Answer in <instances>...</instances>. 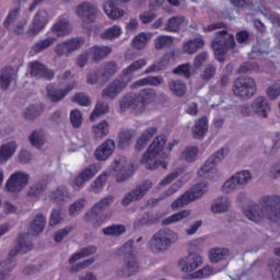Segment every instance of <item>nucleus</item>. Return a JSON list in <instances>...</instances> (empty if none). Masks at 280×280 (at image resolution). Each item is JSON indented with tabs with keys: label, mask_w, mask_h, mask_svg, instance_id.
I'll use <instances>...</instances> for the list:
<instances>
[{
	"label": "nucleus",
	"mask_w": 280,
	"mask_h": 280,
	"mask_svg": "<svg viewBox=\"0 0 280 280\" xmlns=\"http://www.w3.org/2000/svg\"><path fill=\"white\" fill-rule=\"evenodd\" d=\"M232 93L238 100H250L257 93V82L250 77H241L234 80Z\"/></svg>",
	"instance_id": "nucleus-10"
},
{
	"label": "nucleus",
	"mask_w": 280,
	"mask_h": 280,
	"mask_svg": "<svg viewBox=\"0 0 280 280\" xmlns=\"http://www.w3.org/2000/svg\"><path fill=\"white\" fill-rule=\"evenodd\" d=\"M147 65L148 61L145 59H138L127 68L122 69L120 78H127L128 80L125 82L119 79H115L103 90L102 97L115 100V97H117V95L128 86V82L132 80V73L141 71V68Z\"/></svg>",
	"instance_id": "nucleus-4"
},
{
	"label": "nucleus",
	"mask_w": 280,
	"mask_h": 280,
	"mask_svg": "<svg viewBox=\"0 0 280 280\" xmlns=\"http://www.w3.org/2000/svg\"><path fill=\"white\" fill-rule=\"evenodd\" d=\"M172 43V37L170 36H160L155 39V49H164V47H170Z\"/></svg>",
	"instance_id": "nucleus-63"
},
{
	"label": "nucleus",
	"mask_w": 280,
	"mask_h": 280,
	"mask_svg": "<svg viewBox=\"0 0 280 280\" xmlns=\"http://www.w3.org/2000/svg\"><path fill=\"white\" fill-rule=\"evenodd\" d=\"M49 22V14L45 10H39L34 19L31 27L28 28V36H36L42 30H45V25Z\"/></svg>",
	"instance_id": "nucleus-22"
},
{
	"label": "nucleus",
	"mask_w": 280,
	"mask_h": 280,
	"mask_svg": "<svg viewBox=\"0 0 280 280\" xmlns=\"http://www.w3.org/2000/svg\"><path fill=\"white\" fill-rule=\"evenodd\" d=\"M214 75H215V66L208 65L206 66L201 74V80H211Z\"/></svg>",
	"instance_id": "nucleus-64"
},
{
	"label": "nucleus",
	"mask_w": 280,
	"mask_h": 280,
	"mask_svg": "<svg viewBox=\"0 0 280 280\" xmlns=\"http://www.w3.org/2000/svg\"><path fill=\"white\" fill-rule=\"evenodd\" d=\"M178 241V234L170 229H161L153 234L149 246L153 253H165Z\"/></svg>",
	"instance_id": "nucleus-6"
},
{
	"label": "nucleus",
	"mask_w": 280,
	"mask_h": 280,
	"mask_svg": "<svg viewBox=\"0 0 280 280\" xmlns=\"http://www.w3.org/2000/svg\"><path fill=\"white\" fill-rule=\"evenodd\" d=\"M114 163V172L117 173L116 183H124L135 174V165L126 162V158H119Z\"/></svg>",
	"instance_id": "nucleus-18"
},
{
	"label": "nucleus",
	"mask_w": 280,
	"mask_h": 280,
	"mask_svg": "<svg viewBox=\"0 0 280 280\" xmlns=\"http://www.w3.org/2000/svg\"><path fill=\"white\" fill-rule=\"evenodd\" d=\"M268 110H270V105L264 96L257 97L252 105L245 104L241 107V113L243 117L258 115V117L266 118L268 117Z\"/></svg>",
	"instance_id": "nucleus-12"
},
{
	"label": "nucleus",
	"mask_w": 280,
	"mask_h": 280,
	"mask_svg": "<svg viewBox=\"0 0 280 280\" xmlns=\"http://www.w3.org/2000/svg\"><path fill=\"white\" fill-rule=\"evenodd\" d=\"M115 151V141L106 140L104 141L95 151V158L97 161H106L108 156Z\"/></svg>",
	"instance_id": "nucleus-26"
},
{
	"label": "nucleus",
	"mask_w": 280,
	"mask_h": 280,
	"mask_svg": "<svg viewBox=\"0 0 280 280\" xmlns=\"http://www.w3.org/2000/svg\"><path fill=\"white\" fill-rule=\"evenodd\" d=\"M234 178L236 183H238V185H246V183H248V180L253 178V174L250 173V171H242L236 173V175H234Z\"/></svg>",
	"instance_id": "nucleus-60"
},
{
	"label": "nucleus",
	"mask_w": 280,
	"mask_h": 280,
	"mask_svg": "<svg viewBox=\"0 0 280 280\" xmlns=\"http://www.w3.org/2000/svg\"><path fill=\"white\" fill-rule=\"evenodd\" d=\"M45 224H47V219L43 214H37L34 220L31 222V226L28 229V233L20 234L18 236V243L14 249L9 252V257L7 261H2L0 264L2 270L0 271V280H5V277L14 270V257L19 254L30 253L32 248H34V244L32 242H27V237L30 235H40L43 231H45Z\"/></svg>",
	"instance_id": "nucleus-1"
},
{
	"label": "nucleus",
	"mask_w": 280,
	"mask_h": 280,
	"mask_svg": "<svg viewBox=\"0 0 280 280\" xmlns=\"http://www.w3.org/2000/svg\"><path fill=\"white\" fill-rule=\"evenodd\" d=\"M208 130H209V118H207L206 116H202L196 121L195 127L192 128L194 139H202V137L207 135Z\"/></svg>",
	"instance_id": "nucleus-29"
},
{
	"label": "nucleus",
	"mask_w": 280,
	"mask_h": 280,
	"mask_svg": "<svg viewBox=\"0 0 280 280\" xmlns=\"http://www.w3.org/2000/svg\"><path fill=\"white\" fill-rule=\"evenodd\" d=\"M119 36H121V27L119 25H113L101 34L103 40H113V38H119Z\"/></svg>",
	"instance_id": "nucleus-42"
},
{
	"label": "nucleus",
	"mask_w": 280,
	"mask_h": 280,
	"mask_svg": "<svg viewBox=\"0 0 280 280\" xmlns=\"http://www.w3.org/2000/svg\"><path fill=\"white\" fill-rule=\"evenodd\" d=\"M168 89L175 97H183L187 93V85L180 80H171L168 82Z\"/></svg>",
	"instance_id": "nucleus-35"
},
{
	"label": "nucleus",
	"mask_w": 280,
	"mask_h": 280,
	"mask_svg": "<svg viewBox=\"0 0 280 280\" xmlns=\"http://www.w3.org/2000/svg\"><path fill=\"white\" fill-rule=\"evenodd\" d=\"M119 255L125 257V270L120 277H132L139 272V262L137 261V255L135 254V241H127L119 249Z\"/></svg>",
	"instance_id": "nucleus-9"
},
{
	"label": "nucleus",
	"mask_w": 280,
	"mask_h": 280,
	"mask_svg": "<svg viewBox=\"0 0 280 280\" xmlns=\"http://www.w3.org/2000/svg\"><path fill=\"white\" fill-rule=\"evenodd\" d=\"M90 54L94 62H102L107 56L113 54V48L110 46H100L95 45L90 48Z\"/></svg>",
	"instance_id": "nucleus-27"
},
{
	"label": "nucleus",
	"mask_w": 280,
	"mask_h": 280,
	"mask_svg": "<svg viewBox=\"0 0 280 280\" xmlns=\"http://www.w3.org/2000/svg\"><path fill=\"white\" fill-rule=\"evenodd\" d=\"M145 224H154V215L150 214V212L144 213L140 219L133 222L135 229L145 226Z\"/></svg>",
	"instance_id": "nucleus-57"
},
{
	"label": "nucleus",
	"mask_w": 280,
	"mask_h": 280,
	"mask_svg": "<svg viewBox=\"0 0 280 280\" xmlns=\"http://www.w3.org/2000/svg\"><path fill=\"white\" fill-rule=\"evenodd\" d=\"M191 215V210H180L177 213L170 215L166 219L162 220V226H167L170 224H174L175 222H180V220H185V218H189Z\"/></svg>",
	"instance_id": "nucleus-34"
},
{
	"label": "nucleus",
	"mask_w": 280,
	"mask_h": 280,
	"mask_svg": "<svg viewBox=\"0 0 280 280\" xmlns=\"http://www.w3.org/2000/svg\"><path fill=\"white\" fill-rule=\"evenodd\" d=\"M54 43H56V37H47L35 43L32 47V51H34V54H40L42 51H45V49H49Z\"/></svg>",
	"instance_id": "nucleus-37"
},
{
	"label": "nucleus",
	"mask_w": 280,
	"mask_h": 280,
	"mask_svg": "<svg viewBox=\"0 0 280 280\" xmlns=\"http://www.w3.org/2000/svg\"><path fill=\"white\" fill-rule=\"evenodd\" d=\"M97 5L91 2H82L77 7L75 14L83 21V23H95L97 19Z\"/></svg>",
	"instance_id": "nucleus-19"
},
{
	"label": "nucleus",
	"mask_w": 280,
	"mask_h": 280,
	"mask_svg": "<svg viewBox=\"0 0 280 280\" xmlns=\"http://www.w3.org/2000/svg\"><path fill=\"white\" fill-rule=\"evenodd\" d=\"M108 110L109 106L107 105V103L98 102L90 116L91 121H95V118L100 117V115H106Z\"/></svg>",
	"instance_id": "nucleus-49"
},
{
	"label": "nucleus",
	"mask_w": 280,
	"mask_h": 280,
	"mask_svg": "<svg viewBox=\"0 0 280 280\" xmlns=\"http://www.w3.org/2000/svg\"><path fill=\"white\" fill-rule=\"evenodd\" d=\"M20 15H21V8L18 7L11 10L3 22V26L7 30H12V27L14 26V23H16V20L19 19Z\"/></svg>",
	"instance_id": "nucleus-43"
},
{
	"label": "nucleus",
	"mask_w": 280,
	"mask_h": 280,
	"mask_svg": "<svg viewBox=\"0 0 280 280\" xmlns=\"http://www.w3.org/2000/svg\"><path fill=\"white\" fill-rule=\"evenodd\" d=\"M43 110V105H31L24 112V119H28L30 121H32V119H36V117H38V115H40Z\"/></svg>",
	"instance_id": "nucleus-47"
},
{
	"label": "nucleus",
	"mask_w": 280,
	"mask_h": 280,
	"mask_svg": "<svg viewBox=\"0 0 280 280\" xmlns=\"http://www.w3.org/2000/svg\"><path fill=\"white\" fill-rule=\"evenodd\" d=\"M235 36L233 34L229 35V31L223 30L217 32V37L212 40L211 47L217 60L224 62V56L230 49H235Z\"/></svg>",
	"instance_id": "nucleus-7"
},
{
	"label": "nucleus",
	"mask_w": 280,
	"mask_h": 280,
	"mask_svg": "<svg viewBox=\"0 0 280 280\" xmlns=\"http://www.w3.org/2000/svg\"><path fill=\"white\" fill-rule=\"evenodd\" d=\"M152 100H154V92L150 89L142 90L138 94L128 93L120 100L119 107L122 113H126L128 108H133V110H138V113H143Z\"/></svg>",
	"instance_id": "nucleus-5"
},
{
	"label": "nucleus",
	"mask_w": 280,
	"mask_h": 280,
	"mask_svg": "<svg viewBox=\"0 0 280 280\" xmlns=\"http://www.w3.org/2000/svg\"><path fill=\"white\" fill-rule=\"evenodd\" d=\"M82 45H84V38L73 37L71 39L58 44L55 47V54L58 58H62V56H69L70 54H73V51L80 49Z\"/></svg>",
	"instance_id": "nucleus-17"
},
{
	"label": "nucleus",
	"mask_w": 280,
	"mask_h": 280,
	"mask_svg": "<svg viewBox=\"0 0 280 280\" xmlns=\"http://www.w3.org/2000/svg\"><path fill=\"white\" fill-rule=\"evenodd\" d=\"M269 270L273 280H280V259L270 260Z\"/></svg>",
	"instance_id": "nucleus-59"
},
{
	"label": "nucleus",
	"mask_w": 280,
	"mask_h": 280,
	"mask_svg": "<svg viewBox=\"0 0 280 280\" xmlns=\"http://www.w3.org/2000/svg\"><path fill=\"white\" fill-rule=\"evenodd\" d=\"M95 137H106L108 133V122L106 120L101 121L98 125L92 127Z\"/></svg>",
	"instance_id": "nucleus-55"
},
{
	"label": "nucleus",
	"mask_w": 280,
	"mask_h": 280,
	"mask_svg": "<svg viewBox=\"0 0 280 280\" xmlns=\"http://www.w3.org/2000/svg\"><path fill=\"white\" fill-rule=\"evenodd\" d=\"M97 172H100V168H97L96 164L86 166L79 175L74 177L73 185L75 187H82V185H84L88 180L95 178Z\"/></svg>",
	"instance_id": "nucleus-24"
},
{
	"label": "nucleus",
	"mask_w": 280,
	"mask_h": 280,
	"mask_svg": "<svg viewBox=\"0 0 280 280\" xmlns=\"http://www.w3.org/2000/svg\"><path fill=\"white\" fill-rule=\"evenodd\" d=\"M103 10L105 14L108 16V19H112L113 21H117V19H121V16H124L125 14L124 10H120L119 8H117L115 5V2H113V0L107 1L103 5Z\"/></svg>",
	"instance_id": "nucleus-32"
},
{
	"label": "nucleus",
	"mask_w": 280,
	"mask_h": 280,
	"mask_svg": "<svg viewBox=\"0 0 280 280\" xmlns=\"http://www.w3.org/2000/svg\"><path fill=\"white\" fill-rule=\"evenodd\" d=\"M108 180V173L104 172L101 174L92 184V189H94L95 194H100L102 189H104V185Z\"/></svg>",
	"instance_id": "nucleus-52"
},
{
	"label": "nucleus",
	"mask_w": 280,
	"mask_h": 280,
	"mask_svg": "<svg viewBox=\"0 0 280 280\" xmlns=\"http://www.w3.org/2000/svg\"><path fill=\"white\" fill-rule=\"evenodd\" d=\"M115 202V197L107 196L103 199H101L89 212L85 214V221L91 222V220H95L93 222L94 229H97L104 222L102 220V213L106 207H110Z\"/></svg>",
	"instance_id": "nucleus-13"
},
{
	"label": "nucleus",
	"mask_w": 280,
	"mask_h": 280,
	"mask_svg": "<svg viewBox=\"0 0 280 280\" xmlns=\"http://www.w3.org/2000/svg\"><path fill=\"white\" fill-rule=\"evenodd\" d=\"M12 82H16V72H14V68H12V67L3 68L0 73L1 91H8V89H10V84H12Z\"/></svg>",
	"instance_id": "nucleus-25"
},
{
	"label": "nucleus",
	"mask_w": 280,
	"mask_h": 280,
	"mask_svg": "<svg viewBox=\"0 0 280 280\" xmlns=\"http://www.w3.org/2000/svg\"><path fill=\"white\" fill-rule=\"evenodd\" d=\"M16 142L11 141L2 144L0 147V165H3V163H8L12 156H14V153L16 152Z\"/></svg>",
	"instance_id": "nucleus-28"
},
{
	"label": "nucleus",
	"mask_w": 280,
	"mask_h": 280,
	"mask_svg": "<svg viewBox=\"0 0 280 280\" xmlns=\"http://www.w3.org/2000/svg\"><path fill=\"white\" fill-rule=\"evenodd\" d=\"M243 213L252 222H261L264 218L271 222H280V197L264 196L259 203L248 201L247 206H243Z\"/></svg>",
	"instance_id": "nucleus-2"
},
{
	"label": "nucleus",
	"mask_w": 280,
	"mask_h": 280,
	"mask_svg": "<svg viewBox=\"0 0 280 280\" xmlns=\"http://www.w3.org/2000/svg\"><path fill=\"white\" fill-rule=\"evenodd\" d=\"M72 102H74V104H79V106H90L91 105V98H89V96H86V94H84L82 92L77 93L72 97Z\"/></svg>",
	"instance_id": "nucleus-62"
},
{
	"label": "nucleus",
	"mask_w": 280,
	"mask_h": 280,
	"mask_svg": "<svg viewBox=\"0 0 280 280\" xmlns=\"http://www.w3.org/2000/svg\"><path fill=\"white\" fill-rule=\"evenodd\" d=\"M167 67H170V62H167L165 59H162L147 68L144 73H156V71H164V69H167Z\"/></svg>",
	"instance_id": "nucleus-53"
},
{
	"label": "nucleus",
	"mask_w": 280,
	"mask_h": 280,
	"mask_svg": "<svg viewBox=\"0 0 280 280\" xmlns=\"http://www.w3.org/2000/svg\"><path fill=\"white\" fill-rule=\"evenodd\" d=\"M229 207H231V201H229L228 197H219L217 198L212 206V213H226L229 211Z\"/></svg>",
	"instance_id": "nucleus-33"
},
{
	"label": "nucleus",
	"mask_w": 280,
	"mask_h": 280,
	"mask_svg": "<svg viewBox=\"0 0 280 280\" xmlns=\"http://www.w3.org/2000/svg\"><path fill=\"white\" fill-rule=\"evenodd\" d=\"M70 121L73 128H80V126H82V112L72 109L70 112Z\"/></svg>",
	"instance_id": "nucleus-61"
},
{
	"label": "nucleus",
	"mask_w": 280,
	"mask_h": 280,
	"mask_svg": "<svg viewBox=\"0 0 280 280\" xmlns=\"http://www.w3.org/2000/svg\"><path fill=\"white\" fill-rule=\"evenodd\" d=\"M184 21H185V18L178 16V15L168 19L165 26L166 32H178Z\"/></svg>",
	"instance_id": "nucleus-45"
},
{
	"label": "nucleus",
	"mask_w": 280,
	"mask_h": 280,
	"mask_svg": "<svg viewBox=\"0 0 280 280\" xmlns=\"http://www.w3.org/2000/svg\"><path fill=\"white\" fill-rule=\"evenodd\" d=\"M75 84H69L67 88L57 89L55 84L47 85V95L51 102H60L73 91Z\"/></svg>",
	"instance_id": "nucleus-23"
},
{
	"label": "nucleus",
	"mask_w": 280,
	"mask_h": 280,
	"mask_svg": "<svg viewBox=\"0 0 280 280\" xmlns=\"http://www.w3.org/2000/svg\"><path fill=\"white\" fill-rule=\"evenodd\" d=\"M68 32H69V22L67 20H59L52 26V33H55L56 36H67Z\"/></svg>",
	"instance_id": "nucleus-48"
},
{
	"label": "nucleus",
	"mask_w": 280,
	"mask_h": 280,
	"mask_svg": "<svg viewBox=\"0 0 280 280\" xmlns=\"http://www.w3.org/2000/svg\"><path fill=\"white\" fill-rule=\"evenodd\" d=\"M152 189V182L144 180L142 184L136 187L131 192L127 194L125 198L121 200L122 207H128L130 202H135L137 200H141Z\"/></svg>",
	"instance_id": "nucleus-20"
},
{
	"label": "nucleus",
	"mask_w": 280,
	"mask_h": 280,
	"mask_svg": "<svg viewBox=\"0 0 280 280\" xmlns=\"http://www.w3.org/2000/svg\"><path fill=\"white\" fill-rule=\"evenodd\" d=\"M31 145L40 150L45 145V133L43 131L34 130L28 137Z\"/></svg>",
	"instance_id": "nucleus-38"
},
{
	"label": "nucleus",
	"mask_w": 280,
	"mask_h": 280,
	"mask_svg": "<svg viewBox=\"0 0 280 280\" xmlns=\"http://www.w3.org/2000/svg\"><path fill=\"white\" fill-rule=\"evenodd\" d=\"M163 83V77H147L140 79L135 84L136 86H161Z\"/></svg>",
	"instance_id": "nucleus-40"
},
{
	"label": "nucleus",
	"mask_w": 280,
	"mask_h": 280,
	"mask_svg": "<svg viewBox=\"0 0 280 280\" xmlns=\"http://www.w3.org/2000/svg\"><path fill=\"white\" fill-rule=\"evenodd\" d=\"M30 183V175L22 171L12 174L5 183V189L9 194H21Z\"/></svg>",
	"instance_id": "nucleus-14"
},
{
	"label": "nucleus",
	"mask_w": 280,
	"mask_h": 280,
	"mask_svg": "<svg viewBox=\"0 0 280 280\" xmlns=\"http://www.w3.org/2000/svg\"><path fill=\"white\" fill-rule=\"evenodd\" d=\"M117 71H119V65L115 60L105 61L101 65V68L90 72L86 78L88 84H97L100 80L102 82H108L110 78H113Z\"/></svg>",
	"instance_id": "nucleus-11"
},
{
	"label": "nucleus",
	"mask_w": 280,
	"mask_h": 280,
	"mask_svg": "<svg viewBox=\"0 0 280 280\" xmlns=\"http://www.w3.org/2000/svg\"><path fill=\"white\" fill-rule=\"evenodd\" d=\"M130 139H132V131L129 129L120 130L118 133V145L126 148L130 143Z\"/></svg>",
	"instance_id": "nucleus-54"
},
{
	"label": "nucleus",
	"mask_w": 280,
	"mask_h": 280,
	"mask_svg": "<svg viewBox=\"0 0 280 280\" xmlns=\"http://www.w3.org/2000/svg\"><path fill=\"white\" fill-rule=\"evenodd\" d=\"M182 272H194L202 266V256L196 253H190L185 259L178 261Z\"/></svg>",
	"instance_id": "nucleus-21"
},
{
	"label": "nucleus",
	"mask_w": 280,
	"mask_h": 280,
	"mask_svg": "<svg viewBox=\"0 0 280 280\" xmlns=\"http://www.w3.org/2000/svg\"><path fill=\"white\" fill-rule=\"evenodd\" d=\"M28 69L31 78H36L37 80L51 81L56 78V72L38 60L32 61L28 65Z\"/></svg>",
	"instance_id": "nucleus-16"
},
{
	"label": "nucleus",
	"mask_w": 280,
	"mask_h": 280,
	"mask_svg": "<svg viewBox=\"0 0 280 280\" xmlns=\"http://www.w3.org/2000/svg\"><path fill=\"white\" fill-rule=\"evenodd\" d=\"M103 233L105 235H109L110 237H119V235H124V233H126V226L121 224H113L104 228Z\"/></svg>",
	"instance_id": "nucleus-44"
},
{
	"label": "nucleus",
	"mask_w": 280,
	"mask_h": 280,
	"mask_svg": "<svg viewBox=\"0 0 280 280\" xmlns=\"http://www.w3.org/2000/svg\"><path fill=\"white\" fill-rule=\"evenodd\" d=\"M225 154H229V149H221L220 151L214 152V154L209 158L203 165L198 171V176H203L205 178H209L207 174H217L218 168L215 167L222 159H224Z\"/></svg>",
	"instance_id": "nucleus-15"
},
{
	"label": "nucleus",
	"mask_w": 280,
	"mask_h": 280,
	"mask_svg": "<svg viewBox=\"0 0 280 280\" xmlns=\"http://www.w3.org/2000/svg\"><path fill=\"white\" fill-rule=\"evenodd\" d=\"M205 47V39L200 37H196L194 39H189L183 45L184 54H188V56H194L198 49H202Z\"/></svg>",
	"instance_id": "nucleus-31"
},
{
	"label": "nucleus",
	"mask_w": 280,
	"mask_h": 280,
	"mask_svg": "<svg viewBox=\"0 0 280 280\" xmlns=\"http://www.w3.org/2000/svg\"><path fill=\"white\" fill-rule=\"evenodd\" d=\"M166 143L167 137L165 135L154 138L141 159V163L145 165L147 170H159V167L167 170V162H165L167 153L164 151Z\"/></svg>",
	"instance_id": "nucleus-3"
},
{
	"label": "nucleus",
	"mask_w": 280,
	"mask_h": 280,
	"mask_svg": "<svg viewBox=\"0 0 280 280\" xmlns=\"http://www.w3.org/2000/svg\"><path fill=\"white\" fill-rule=\"evenodd\" d=\"M175 75H182L183 78H191V65L184 63L173 70Z\"/></svg>",
	"instance_id": "nucleus-56"
},
{
	"label": "nucleus",
	"mask_w": 280,
	"mask_h": 280,
	"mask_svg": "<svg viewBox=\"0 0 280 280\" xmlns=\"http://www.w3.org/2000/svg\"><path fill=\"white\" fill-rule=\"evenodd\" d=\"M47 189V184L37 183L34 186H31L27 192L30 198H40V194Z\"/></svg>",
	"instance_id": "nucleus-51"
},
{
	"label": "nucleus",
	"mask_w": 280,
	"mask_h": 280,
	"mask_svg": "<svg viewBox=\"0 0 280 280\" xmlns=\"http://www.w3.org/2000/svg\"><path fill=\"white\" fill-rule=\"evenodd\" d=\"M211 275H214L213 268L205 266L202 269L194 272L190 279H207V277H211Z\"/></svg>",
	"instance_id": "nucleus-58"
},
{
	"label": "nucleus",
	"mask_w": 280,
	"mask_h": 280,
	"mask_svg": "<svg viewBox=\"0 0 280 280\" xmlns=\"http://www.w3.org/2000/svg\"><path fill=\"white\" fill-rule=\"evenodd\" d=\"M182 159L187 163H194L198 159V147H188L182 153Z\"/></svg>",
	"instance_id": "nucleus-50"
},
{
	"label": "nucleus",
	"mask_w": 280,
	"mask_h": 280,
	"mask_svg": "<svg viewBox=\"0 0 280 280\" xmlns=\"http://www.w3.org/2000/svg\"><path fill=\"white\" fill-rule=\"evenodd\" d=\"M67 188L65 186L58 187L56 190L51 191L48 196L51 202L58 205V202H65V198H67Z\"/></svg>",
	"instance_id": "nucleus-41"
},
{
	"label": "nucleus",
	"mask_w": 280,
	"mask_h": 280,
	"mask_svg": "<svg viewBox=\"0 0 280 280\" xmlns=\"http://www.w3.org/2000/svg\"><path fill=\"white\" fill-rule=\"evenodd\" d=\"M150 40V35L140 33L132 39L133 49H144Z\"/></svg>",
	"instance_id": "nucleus-46"
},
{
	"label": "nucleus",
	"mask_w": 280,
	"mask_h": 280,
	"mask_svg": "<svg viewBox=\"0 0 280 280\" xmlns=\"http://www.w3.org/2000/svg\"><path fill=\"white\" fill-rule=\"evenodd\" d=\"M95 253H97L96 246L91 245V246L84 247L83 249H81V252L73 254L69 258V264H75V261H80V259L84 257H91V255H95Z\"/></svg>",
	"instance_id": "nucleus-36"
},
{
	"label": "nucleus",
	"mask_w": 280,
	"mask_h": 280,
	"mask_svg": "<svg viewBox=\"0 0 280 280\" xmlns=\"http://www.w3.org/2000/svg\"><path fill=\"white\" fill-rule=\"evenodd\" d=\"M229 256V249L226 248H213L210 250V261L211 264H218L219 261H224Z\"/></svg>",
	"instance_id": "nucleus-39"
},
{
	"label": "nucleus",
	"mask_w": 280,
	"mask_h": 280,
	"mask_svg": "<svg viewBox=\"0 0 280 280\" xmlns=\"http://www.w3.org/2000/svg\"><path fill=\"white\" fill-rule=\"evenodd\" d=\"M209 186L205 182H200L191 187L190 190L185 191L180 197L171 203V209L173 211H178L183 207H187L189 202L202 198L207 194Z\"/></svg>",
	"instance_id": "nucleus-8"
},
{
	"label": "nucleus",
	"mask_w": 280,
	"mask_h": 280,
	"mask_svg": "<svg viewBox=\"0 0 280 280\" xmlns=\"http://www.w3.org/2000/svg\"><path fill=\"white\" fill-rule=\"evenodd\" d=\"M156 132H159V129L156 127H150L144 130L136 142V150L138 152H141V150H143L145 145H148V142L152 139V137L155 136Z\"/></svg>",
	"instance_id": "nucleus-30"
}]
</instances>
